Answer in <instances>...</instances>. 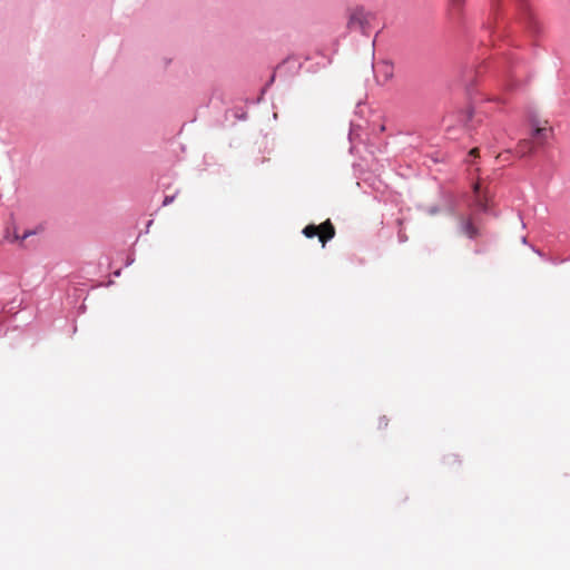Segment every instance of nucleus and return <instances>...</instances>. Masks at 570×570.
I'll list each match as a JSON object with an SVG mask.
<instances>
[{"label":"nucleus","mask_w":570,"mask_h":570,"mask_svg":"<svg viewBox=\"0 0 570 570\" xmlns=\"http://www.w3.org/2000/svg\"><path fill=\"white\" fill-rule=\"evenodd\" d=\"M303 234L307 238L318 237V240L324 247L328 240L335 237V227L330 219H326L320 225L309 224L304 227Z\"/></svg>","instance_id":"1"},{"label":"nucleus","mask_w":570,"mask_h":570,"mask_svg":"<svg viewBox=\"0 0 570 570\" xmlns=\"http://www.w3.org/2000/svg\"><path fill=\"white\" fill-rule=\"evenodd\" d=\"M389 424V420L385 416L379 419V428H386Z\"/></svg>","instance_id":"9"},{"label":"nucleus","mask_w":570,"mask_h":570,"mask_svg":"<svg viewBox=\"0 0 570 570\" xmlns=\"http://www.w3.org/2000/svg\"><path fill=\"white\" fill-rule=\"evenodd\" d=\"M170 202H173V198L170 197H166L165 200H164V205H167L169 204Z\"/></svg>","instance_id":"12"},{"label":"nucleus","mask_w":570,"mask_h":570,"mask_svg":"<svg viewBox=\"0 0 570 570\" xmlns=\"http://www.w3.org/2000/svg\"><path fill=\"white\" fill-rule=\"evenodd\" d=\"M36 233H37L36 230H26V232L23 233V235L21 236V240H23V239L28 238V237H29V236H31V235H35Z\"/></svg>","instance_id":"10"},{"label":"nucleus","mask_w":570,"mask_h":570,"mask_svg":"<svg viewBox=\"0 0 570 570\" xmlns=\"http://www.w3.org/2000/svg\"><path fill=\"white\" fill-rule=\"evenodd\" d=\"M473 188H474V194L476 196V198H475L476 206L481 210H487L488 209L487 198L485 197H481V195H480V183H476Z\"/></svg>","instance_id":"6"},{"label":"nucleus","mask_w":570,"mask_h":570,"mask_svg":"<svg viewBox=\"0 0 570 570\" xmlns=\"http://www.w3.org/2000/svg\"><path fill=\"white\" fill-rule=\"evenodd\" d=\"M534 149V142L533 139H523L518 144L517 153L523 157L530 153H532Z\"/></svg>","instance_id":"5"},{"label":"nucleus","mask_w":570,"mask_h":570,"mask_svg":"<svg viewBox=\"0 0 570 570\" xmlns=\"http://www.w3.org/2000/svg\"><path fill=\"white\" fill-rule=\"evenodd\" d=\"M470 156L478 157L479 156V148H472L470 150Z\"/></svg>","instance_id":"11"},{"label":"nucleus","mask_w":570,"mask_h":570,"mask_svg":"<svg viewBox=\"0 0 570 570\" xmlns=\"http://www.w3.org/2000/svg\"><path fill=\"white\" fill-rule=\"evenodd\" d=\"M459 225L461 233L466 235L469 238H475L479 236V229L471 217L460 216Z\"/></svg>","instance_id":"3"},{"label":"nucleus","mask_w":570,"mask_h":570,"mask_svg":"<svg viewBox=\"0 0 570 570\" xmlns=\"http://www.w3.org/2000/svg\"><path fill=\"white\" fill-rule=\"evenodd\" d=\"M366 23H367V17L363 9H354L351 12L348 23H347L350 29L363 30Z\"/></svg>","instance_id":"2"},{"label":"nucleus","mask_w":570,"mask_h":570,"mask_svg":"<svg viewBox=\"0 0 570 570\" xmlns=\"http://www.w3.org/2000/svg\"><path fill=\"white\" fill-rule=\"evenodd\" d=\"M551 132V128H548L547 126L537 125L532 130L531 137L533 140L535 139L539 145H543L548 140L549 135Z\"/></svg>","instance_id":"4"},{"label":"nucleus","mask_w":570,"mask_h":570,"mask_svg":"<svg viewBox=\"0 0 570 570\" xmlns=\"http://www.w3.org/2000/svg\"><path fill=\"white\" fill-rule=\"evenodd\" d=\"M464 0H451V6L455 10H461L463 7Z\"/></svg>","instance_id":"8"},{"label":"nucleus","mask_w":570,"mask_h":570,"mask_svg":"<svg viewBox=\"0 0 570 570\" xmlns=\"http://www.w3.org/2000/svg\"><path fill=\"white\" fill-rule=\"evenodd\" d=\"M6 239H8L9 242H17V240H21V236L18 234L16 227L13 228L12 233L8 228L7 234H6Z\"/></svg>","instance_id":"7"},{"label":"nucleus","mask_w":570,"mask_h":570,"mask_svg":"<svg viewBox=\"0 0 570 570\" xmlns=\"http://www.w3.org/2000/svg\"><path fill=\"white\" fill-rule=\"evenodd\" d=\"M497 6V0L492 1V7L494 8Z\"/></svg>","instance_id":"13"}]
</instances>
